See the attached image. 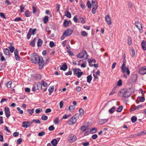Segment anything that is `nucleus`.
<instances>
[{"instance_id": "nucleus-41", "label": "nucleus", "mask_w": 146, "mask_h": 146, "mask_svg": "<svg viewBox=\"0 0 146 146\" xmlns=\"http://www.w3.org/2000/svg\"><path fill=\"white\" fill-rule=\"evenodd\" d=\"M65 15L66 16V17L69 18H70L71 17V14L68 11H67L66 14H65Z\"/></svg>"}, {"instance_id": "nucleus-40", "label": "nucleus", "mask_w": 146, "mask_h": 146, "mask_svg": "<svg viewBox=\"0 0 146 146\" xmlns=\"http://www.w3.org/2000/svg\"><path fill=\"white\" fill-rule=\"evenodd\" d=\"M80 22L83 24L85 23V21L84 19L82 17H80L78 20V22Z\"/></svg>"}, {"instance_id": "nucleus-17", "label": "nucleus", "mask_w": 146, "mask_h": 146, "mask_svg": "<svg viewBox=\"0 0 146 146\" xmlns=\"http://www.w3.org/2000/svg\"><path fill=\"white\" fill-rule=\"evenodd\" d=\"M67 68V66L66 64L65 63L60 68V69L64 71H65Z\"/></svg>"}, {"instance_id": "nucleus-32", "label": "nucleus", "mask_w": 146, "mask_h": 146, "mask_svg": "<svg viewBox=\"0 0 146 146\" xmlns=\"http://www.w3.org/2000/svg\"><path fill=\"white\" fill-rule=\"evenodd\" d=\"M42 42L43 41L41 39H38V41L37 42V46L39 47L41 46V44L42 43Z\"/></svg>"}, {"instance_id": "nucleus-46", "label": "nucleus", "mask_w": 146, "mask_h": 146, "mask_svg": "<svg viewBox=\"0 0 146 146\" xmlns=\"http://www.w3.org/2000/svg\"><path fill=\"white\" fill-rule=\"evenodd\" d=\"M42 109L41 108H39L36 109L35 110V112L37 113H39L40 112H42Z\"/></svg>"}, {"instance_id": "nucleus-59", "label": "nucleus", "mask_w": 146, "mask_h": 146, "mask_svg": "<svg viewBox=\"0 0 146 146\" xmlns=\"http://www.w3.org/2000/svg\"><path fill=\"white\" fill-rule=\"evenodd\" d=\"M79 112L81 115H83L84 113V111L82 109H80L79 110Z\"/></svg>"}, {"instance_id": "nucleus-28", "label": "nucleus", "mask_w": 146, "mask_h": 146, "mask_svg": "<svg viewBox=\"0 0 146 146\" xmlns=\"http://www.w3.org/2000/svg\"><path fill=\"white\" fill-rule=\"evenodd\" d=\"M36 87L37 90L39 91L42 88V85L40 83H38L36 85Z\"/></svg>"}, {"instance_id": "nucleus-7", "label": "nucleus", "mask_w": 146, "mask_h": 146, "mask_svg": "<svg viewBox=\"0 0 146 146\" xmlns=\"http://www.w3.org/2000/svg\"><path fill=\"white\" fill-rule=\"evenodd\" d=\"M137 78V75L136 74H133L131 76L129 79L133 83H135L136 82Z\"/></svg>"}, {"instance_id": "nucleus-3", "label": "nucleus", "mask_w": 146, "mask_h": 146, "mask_svg": "<svg viewBox=\"0 0 146 146\" xmlns=\"http://www.w3.org/2000/svg\"><path fill=\"white\" fill-rule=\"evenodd\" d=\"M68 141L70 143H72L74 142L76 139V137L74 134L70 135L68 138Z\"/></svg>"}, {"instance_id": "nucleus-23", "label": "nucleus", "mask_w": 146, "mask_h": 146, "mask_svg": "<svg viewBox=\"0 0 146 146\" xmlns=\"http://www.w3.org/2000/svg\"><path fill=\"white\" fill-rule=\"evenodd\" d=\"M4 53L6 55H10L9 50L7 48H4L3 50Z\"/></svg>"}, {"instance_id": "nucleus-52", "label": "nucleus", "mask_w": 146, "mask_h": 146, "mask_svg": "<svg viewBox=\"0 0 146 146\" xmlns=\"http://www.w3.org/2000/svg\"><path fill=\"white\" fill-rule=\"evenodd\" d=\"M86 5L88 6V8H90L91 7V4L90 3L89 0H88L86 4Z\"/></svg>"}, {"instance_id": "nucleus-33", "label": "nucleus", "mask_w": 146, "mask_h": 146, "mask_svg": "<svg viewBox=\"0 0 146 146\" xmlns=\"http://www.w3.org/2000/svg\"><path fill=\"white\" fill-rule=\"evenodd\" d=\"M69 25V22L66 19H64L63 23V26L64 27H67Z\"/></svg>"}, {"instance_id": "nucleus-57", "label": "nucleus", "mask_w": 146, "mask_h": 146, "mask_svg": "<svg viewBox=\"0 0 146 146\" xmlns=\"http://www.w3.org/2000/svg\"><path fill=\"white\" fill-rule=\"evenodd\" d=\"M25 7V6H24L23 5H22L20 7V10H21V11H20L21 12H23V11H24L23 10L24 9Z\"/></svg>"}, {"instance_id": "nucleus-5", "label": "nucleus", "mask_w": 146, "mask_h": 146, "mask_svg": "<svg viewBox=\"0 0 146 146\" xmlns=\"http://www.w3.org/2000/svg\"><path fill=\"white\" fill-rule=\"evenodd\" d=\"M72 69L73 71L74 75H76L78 78L80 77L84 73L83 72H78L76 68H73Z\"/></svg>"}, {"instance_id": "nucleus-4", "label": "nucleus", "mask_w": 146, "mask_h": 146, "mask_svg": "<svg viewBox=\"0 0 146 146\" xmlns=\"http://www.w3.org/2000/svg\"><path fill=\"white\" fill-rule=\"evenodd\" d=\"M38 64L39 65V68L40 69H42L43 66L44 64V62L43 59V58L41 56L40 58L38 61L37 63L36 64Z\"/></svg>"}, {"instance_id": "nucleus-24", "label": "nucleus", "mask_w": 146, "mask_h": 146, "mask_svg": "<svg viewBox=\"0 0 146 146\" xmlns=\"http://www.w3.org/2000/svg\"><path fill=\"white\" fill-rule=\"evenodd\" d=\"M92 77L91 75L88 76L87 77V82L90 83L92 80Z\"/></svg>"}, {"instance_id": "nucleus-61", "label": "nucleus", "mask_w": 146, "mask_h": 146, "mask_svg": "<svg viewBox=\"0 0 146 146\" xmlns=\"http://www.w3.org/2000/svg\"><path fill=\"white\" fill-rule=\"evenodd\" d=\"M117 85L118 86H120L122 85V81L121 80H119L117 83Z\"/></svg>"}, {"instance_id": "nucleus-48", "label": "nucleus", "mask_w": 146, "mask_h": 146, "mask_svg": "<svg viewBox=\"0 0 146 146\" xmlns=\"http://www.w3.org/2000/svg\"><path fill=\"white\" fill-rule=\"evenodd\" d=\"M59 121V118L58 117H56V118L54 119V122L55 124H58Z\"/></svg>"}, {"instance_id": "nucleus-49", "label": "nucleus", "mask_w": 146, "mask_h": 146, "mask_svg": "<svg viewBox=\"0 0 146 146\" xmlns=\"http://www.w3.org/2000/svg\"><path fill=\"white\" fill-rule=\"evenodd\" d=\"M45 30L46 32L48 33V35H49L50 34L51 30H50L49 27H48V26L46 27Z\"/></svg>"}, {"instance_id": "nucleus-34", "label": "nucleus", "mask_w": 146, "mask_h": 146, "mask_svg": "<svg viewBox=\"0 0 146 146\" xmlns=\"http://www.w3.org/2000/svg\"><path fill=\"white\" fill-rule=\"evenodd\" d=\"M97 130V129L96 127H94L93 128L91 129L90 131V132L91 133H95Z\"/></svg>"}, {"instance_id": "nucleus-25", "label": "nucleus", "mask_w": 146, "mask_h": 146, "mask_svg": "<svg viewBox=\"0 0 146 146\" xmlns=\"http://www.w3.org/2000/svg\"><path fill=\"white\" fill-rule=\"evenodd\" d=\"M36 40V38H35L33 40L31 41L30 43V45L32 47H34L35 46V43Z\"/></svg>"}, {"instance_id": "nucleus-36", "label": "nucleus", "mask_w": 146, "mask_h": 146, "mask_svg": "<svg viewBox=\"0 0 146 146\" xmlns=\"http://www.w3.org/2000/svg\"><path fill=\"white\" fill-rule=\"evenodd\" d=\"M115 106H113L109 110V112L111 114L115 111Z\"/></svg>"}, {"instance_id": "nucleus-1", "label": "nucleus", "mask_w": 146, "mask_h": 146, "mask_svg": "<svg viewBox=\"0 0 146 146\" xmlns=\"http://www.w3.org/2000/svg\"><path fill=\"white\" fill-rule=\"evenodd\" d=\"M41 57L36 53H35L32 56L31 60L32 61V63L36 64Z\"/></svg>"}, {"instance_id": "nucleus-2", "label": "nucleus", "mask_w": 146, "mask_h": 146, "mask_svg": "<svg viewBox=\"0 0 146 146\" xmlns=\"http://www.w3.org/2000/svg\"><path fill=\"white\" fill-rule=\"evenodd\" d=\"M121 71L122 73L123 74L125 72L127 76H129L130 74V71L129 70L128 68L125 66V64L124 62L122 64L121 67Z\"/></svg>"}, {"instance_id": "nucleus-50", "label": "nucleus", "mask_w": 146, "mask_h": 146, "mask_svg": "<svg viewBox=\"0 0 146 146\" xmlns=\"http://www.w3.org/2000/svg\"><path fill=\"white\" fill-rule=\"evenodd\" d=\"M12 84V82L11 81H9L7 84V87L10 88L11 87V85Z\"/></svg>"}, {"instance_id": "nucleus-15", "label": "nucleus", "mask_w": 146, "mask_h": 146, "mask_svg": "<svg viewBox=\"0 0 146 146\" xmlns=\"http://www.w3.org/2000/svg\"><path fill=\"white\" fill-rule=\"evenodd\" d=\"M22 126L23 127L26 128L30 126V125L29 124V121H24L22 123Z\"/></svg>"}, {"instance_id": "nucleus-21", "label": "nucleus", "mask_w": 146, "mask_h": 146, "mask_svg": "<svg viewBox=\"0 0 146 146\" xmlns=\"http://www.w3.org/2000/svg\"><path fill=\"white\" fill-rule=\"evenodd\" d=\"M25 14L26 17H29L31 16V13L28 10H27L25 12Z\"/></svg>"}, {"instance_id": "nucleus-45", "label": "nucleus", "mask_w": 146, "mask_h": 146, "mask_svg": "<svg viewBox=\"0 0 146 146\" xmlns=\"http://www.w3.org/2000/svg\"><path fill=\"white\" fill-rule=\"evenodd\" d=\"M41 118L42 120L44 121H46L48 119V117L47 116L44 115L41 116Z\"/></svg>"}, {"instance_id": "nucleus-31", "label": "nucleus", "mask_w": 146, "mask_h": 146, "mask_svg": "<svg viewBox=\"0 0 146 146\" xmlns=\"http://www.w3.org/2000/svg\"><path fill=\"white\" fill-rule=\"evenodd\" d=\"M141 105H139V106H136L135 108H131V111H134L135 110H136L137 109H138L140 108V107H142Z\"/></svg>"}, {"instance_id": "nucleus-10", "label": "nucleus", "mask_w": 146, "mask_h": 146, "mask_svg": "<svg viewBox=\"0 0 146 146\" xmlns=\"http://www.w3.org/2000/svg\"><path fill=\"white\" fill-rule=\"evenodd\" d=\"M74 117H72L68 121V123L69 125H72L74 124L76 122L77 120L75 119Z\"/></svg>"}, {"instance_id": "nucleus-62", "label": "nucleus", "mask_w": 146, "mask_h": 146, "mask_svg": "<svg viewBox=\"0 0 146 146\" xmlns=\"http://www.w3.org/2000/svg\"><path fill=\"white\" fill-rule=\"evenodd\" d=\"M33 13L34 14H35L36 13L37 9L36 7H35L34 6L32 7Z\"/></svg>"}, {"instance_id": "nucleus-9", "label": "nucleus", "mask_w": 146, "mask_h": 146, "mask_svg": "<svg viewBox=\"0 0 146 146\" xmlns=\"http://www.w3.org/2000/svg\"><path fill=\"white\" fill-rule=\"evenodd\" d=\"M5 113L7 118H8L10 115V111L9 108L5 107L4 108Z\"/></svg>"}, {"instance_id": "nucleus-11", "label": "nucleus", "mask_w": 146, "mask_h": 146, "mask_svg": "<svg viewBox=\"0 0 146 146\" xmlns=\"http://www.w3.org/2000/svg\"><path fill=\"white\" fill-rule=\"evenodd\" d=\"M139 74L141 75H143L146 74V68L143 67L141 68L139 71Z\"/></svg>"}, {"instance_id": "nucleus-22", "label": "nucleus", "mask_w": 146, "mask_h": 146, "mask_svg": "<svg viewBox=\"0 0 146 146\" xmlns=\"http://www.w3.org/2000/svg\"><path fill=\"white\" fill-rule=\"evenodd\" d=\"M141 46L143 50H146V41H143L141 43Z\"/></svg>"}, {"instance_id": "nucleus-29", "label": "nucleus", "mask_w": 146, "mask_h": 146, "mask_svg": "<svg viewBox=\"0 0 146 146\" xmlns=\"http://www.w3.org/2000/svg\"><path fill=\"white\" fill-rule=\"evenodd\" d=\"M32 30V29L31 28H30L29 32L27 33V36L28 39H29L31 37V34H30V33L31 32Z\"/></svg>"}, {"instance_id": "nucleus-56", "label": "nucleus", "mask_w": 146, "mask_h": 146, "mask_svg": "<svg viewBox=\"0 0 146 146\" xmlns=\"http://www.w3.org/2000/svg\"><path fill=\"white\" fill-rule=\"evenodd\" d=\"M36 79L38 80L40 79L41 78V76L40 74H36L35 76Z\"/></svg>"}, {"instance_id": "nucleus-30", "label": "nucleus", "mask_w": 146, "mask_h": 146, "mask_svg": "<svg viewBox=\"0 0 146 146\" xmlns=\"http://www.w3.org/2000/svg\"><path fill=\"white\" fill-rule=\"evenodd\" d=\"M50 89H49L48 90V91L49 92L48 95H51V94L52 93L53 91L54 90V86H50Z\"/></svg>"}, {"instance_id": "nucleus-53", "label": "nucleus", "mask_w": 146, "mask_h": 146, "mask_svg": "<svg viewBox=\"0 0 146 146\" xmlns=\"http://www.w3.org/2000/svg\"><path fill=\"white\" fill-rule=\"evenodd\" d=\"M45 134V132L44 131H42L41 132H40L38 133V135L39 136L41 137L43 136Z\"/></svg>"}, {"instance_id": "nucleus-37", "label": "nucleus", "mask_w": 146, "mask_h": 146, "mask_svg": "<svg viewBox=\"0 0 146 146\" xmlns=\"http://www.w3.org/2000/svg\"><path fill=\"white\" fill-rule=\"evenodd\" d=\"M131 121L133 123H134L137 120V118L135 116H132L131 118Z\"/></svg>"}, {"instance_id": "nucleus-42", "label": "nucleus", "mask_w": 146, "mask_h": 146, "mask_svg": "<svg viewBox=\"0 0 146 146\" xmlns=\"http://www.w3.org/2000/svg\"><path fill=\"white\" fill-rule=\"evenodd\" d=\"M14 21H23L24 20L22 19L21 17H18L15 18L14 20Z\"/></svg>"}, {"instance_id": "nucleus-63", "label": "nucleus", "mask_w": 146, "mask_h": 146, "mask_svg": "<svg viewBox=\"0 0 146 146\" xmlns=\"http://www.w3.org/2000/svg\"><path fill=\"white\" fill-rule=\"evenodd\" d=\"M75 108V107L74 106L71 105L69 106V110L70 111H71V110H74Z\"/></svg>"}, {"instance_id": "nucleus-27", "label": "nucleus", "mask_w": 146, "mask_h": 146, "mask_svg": "<svg viewBox=\"0 0 146 146\" xmlns=\"http://www.w3.org/2000/svg\"><path fill=\"white\" fill-rule=\"evenodd\" d=\"M92 3L94 7H97L98 5L96 0H92Z\"/></svg>"}, {"instance_id": "nucleus-43", "label": "nucleus", "mask_w": 146, "mask_h": 146, "mask_svg": "<svg viewBox=\"0 0 146 146\" xmlns=\"http://www.w3.org/2000/svg\"><path fill=\"white\" fill-rule=\"evenodd\" d=\"M60 6V5L59 4H56V11L58 12H59Z\"/></svg>"}, {"instance_id": "nucleus-58", "label": "nucleus", "mask_w": 146, "mask_h": 146, "mask_svg": "<svg viewBox=\"0 0 146 146\" xmlns=\"http://www.w3.org/2000/svg\"><path fill=\"white\" fill-rule=\"evenodd\" d=\"M22 141V139L19 138L17 140L16 143L17 144H20L21 143Z\"/></svg>"}, {"instance_id": "nucleus-60", "label": "nucleus", "mask_w": 146, "mask_h": 146, "mask_svg": "<svg viewBox=\"0 0 146 146\" xmlns=\"http://www.w3.org/2000/svg\"><path fill=\"white\" fill-rule=\"evenodd\" d=\"M48 130L50 131H52L54 129V127L53 125L50 126L48 128Z\"/></svg>"}, {"instance_id": "nucleus-18", "label": "nucleus", "mask_w": 146, "mask_h": 146, "mask_svg": "<svg viewBox=\"0 0 146 146\" xmlns=\"http://www.w3.org/2000/svg\"><path fill=\"white\" fill-rule=\"evenodd\" d=\"M88 129V126L84 125L82 126L80 128V130L82 132H84Z\"/></svg>"}, {"instance_id": "nucleus-19", "label": "nucleus", "mask_w": 146, "mask_h": 146, "mask_svg": "<svg viewBox=\"0 0 146 146\" xmlns=\"http://www.w3.org/2000/svg\"><path fill=\"white\" fill-rule=\"evenodd\" d=\"M51 143L53 146H56L58 144V141L55 139H52Z\"/></svg>"}, {"instance_id": "nucleus-47", "label": "nucleus", "mask_w": 146, "mask_h": 146, "mask_svg": "<svg viewBox=\"0 0 146 146\" xmlns=\"http://www.w3.org/2000/svg\"><path fill=\"white\" fill-rule=\"evenodd\" d=\"M0 17L3 18L5 19L7 18V17L6 16L5 14L3 13H0Z\"/></svg>"}, {"instance_id": "nucleus-16", "label": "nucleus", "mask_w": 146, "mask_h": 146, "mask_svg": "<svg viewBox=\"0 0 146 146\" xmlns=\"http://www.w3.org/2000/svg\"><path fill=\"white\" fill-rule=\"evenodd\" d=\"M87 52L85 50H82L80 52L81 53V57H79L80 58H83L84 55L87 54Z\"/></svg>"}, {"instance_id": "nucleus-55", "label": "nucleus", "mask_w": 146, "mask_h": 146, "mask_svg": "<svg viewBox=\"0 0 146 146\" xmlns=\"http://www.w3.org/2000/svg\"><path fill=\"white\" fill-rule=\"evenodd\" d=\"M88 61L89 63V66L90 67H92L93 66V64L91 63L92 62V61L91 60V59H89L88 60Z\"/></svg>"}, {"instance_id": "nucleus-39", "label": "nucleus", "mask_w": 146, "mask_h": 146, "mask_svg": "<svg viewBox=\"0 0 146 146\" xmlns=\"http://www.w3.org/2000/svg\"><path fill=\"white\" fill-rule=\"evenodd\" d=\"M9 48L10 51L11 53L13 52L14 51H15V48L13 46H11L9 47Z\"/></svg>"}, {"instance_id": "nucleus-13", "label": "nucleus", "mask_w": 146, "mask_h": 146, "mask_svg": "<svg viewBox=\"0 0 146 146\" xmlns=\"http://www.w3.org/2000/svg\"><path fill=\"white\" fill-rule=\"evenodd\" d=\"M105 18L106 22L109 25H110L111 24V19L109 15H106Z\"/></svg>"}, {"instance_id": "nucleus-6", "label": "nucleus", "mask_w": 146, "mask_h": 146, "mask_svg": "<svg viewBox=\"0 0 146 146\" xmlns=\"http://www.w3.org/2000/svg\"><path fill=\"white\" fill-rule=\"evenodd\" d=\"M72 31L70 29H66L63 33L66 36H69L72 33Z\"/></svg>"}, {"instance_id": "nucleus-44", "label": "nucleus", "mask_w": 146, "mask_h": 146, "mask_svg": "<svg viewBox=\"0 0 146 146\" xmlns=\"http://www.w3.org/2000/svg\"><path fill=\"white\" fill-rule=\"evenodd\" d=\"M81 35L82 36L86 37L87 36L88 34L86 31H84L81 32Z\"/></svg>"}, {"instance_id": "nucleus-14", "label": "nucleus", "mask_w": 146, "mask_h": 146, "mask_svg": "<svg viewBox=\"0 0 146 146\" xmlns=\"http://www.w3.org/2000/svg\"><path fill=\"white\" fill-rule=\"evenodd\" d=\"M135 26L139 30L143 29L142 27L141 23L139 22H136L135 23Z\"/></svg>"}, {"instance_id": "nucleus-20", "label": "nucleus", "mask_w": 146, "mask_h": 146, "mask_svg": "<svg viewBox=\"0 0 146 146\" xmlns=\"http://www.w3.org/2000/svg\"><path fill=\"white\" fill-rule=\"evenodd\" d=\"M108 121V119H101L99 121V123L101 125L104 124L107 122Z\"/></svg>"}, {"instance_id": "nucleus-51", "label": "nucleus", "mask_w": 146, "mask_h": 146, "mask_svg": "<svg viewBox=\"0 0 146 146\" xmlns=\"http://www.w3.org/2000/svg\"><path fill=\"white\" fill-rule=\"evenodd\" d=\"M42 85L44 87H46L47 86V83H46L44 81L42 80L41 81Z\"/></svg>"}, {"instance_id": "nucleus-12", "label": "nucleus", "mask_w": 146, "mask_h": 146, "mask_svg": "<svg viewBox=\"0 0 146 146\" xmlns=\"http://www.w3.org/2000/svg\"><path fill=\"white\" fill-rule=\"evenodd\" d=\"M14 54L16 60L17 61L20 60V57L19 55L18 51L17 49L15 50Z\"/></svg>"}, {"instance_id": "nucleus-64", "label": "nucleus", "mask_w": 146, "mask_h": 146, "mask_svg": "<svg viewBox=\"0 0 146 146\" xmlns=\"http://www.w3.org/2000/svg\"><path fill=\"white\" fill-rule=\"evenodd\" d=\"M82 144L83 146H88L89 145V143L88 142H86L85 143H82Z\"/></svg>"}, {"instance_id": "nucleus-38", "label": "nucleus", "mask_w": 146, "mask_h": 146, "mask_svg": "<svg viewBox=\"0 0 146 146\" xmlns=\"http://www.w3.org/2000/svg\"><path fill=\"white\" fill-rule=\"evenodd\" d=\"M132 43V40L131 37H129L128 39L127 43L129 45H131Z\"/></svg>"}, {"instance_id": "nucleus-35", "label": "nucleus", "mask_w": 146, "mask_h": 146, "mask_svg": "<svg viewBox=\"0 0 146 146\" xmlns=\"http://www.w3.org/2000/svg\"><path fill=\"white\" fill-rule=\"evenodd\" d=\"M48 20V16H45L43 19L44 23H46Z\"/></svg>"}, {"instance_id": "nucleus-26", "label": "nucleus", "mask_w": 146, "mask_h": 146, "mask_svg": "<svg viewBox=\"0 0 146 146\" xmlns=\"http://www.w3.org/2000/svg\"><path fill=\"white\" fill-rule=\"evenodd\" d=\"M137 99H139V101L141 102H143L145 100V98L143 96L142 97L138 96L137 98Z\"/></svg>"}, {"instance_id": "nucleus-54", "label": "nucleus", "mask_w": 146, "mask_h": 146, "mask_svg": "<svg viewBox=\"0 0 146 146\" xmlns=\"http://www.w3.org/2000/svg\"><path fill=\"white\" fill-rule=\"evenodd\" d=\"M33 122H34L38 124H40L41 123L40 121L38 119H34L33 120Z\"/></svg>"}, {"instance_id": "nucleus-8", "label": "nucleus", "mask_w": 146, "mask_h": 146, "mask_svg": "<svg viewBox=\"0 0 146 146\" xmlns=\"http://www.w3.org/2000/svg\"><path fill=\"white\" fill-rule=\"evenodd\" d=\"M123 97L124 98H127L129 96L130 94L129 93L128 90H125L122 92Z\"/></svg>"}]
</instances>
